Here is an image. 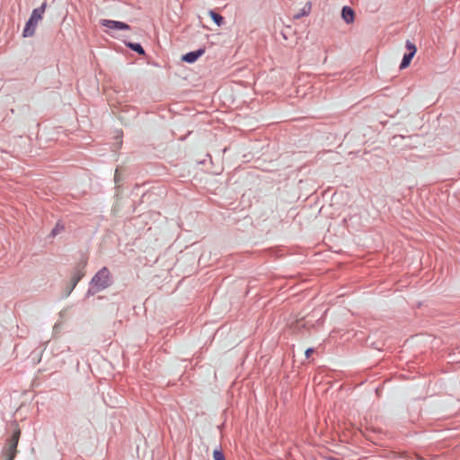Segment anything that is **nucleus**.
<instances>
[{"instance_id":"f257e3e1","label":"nucleus","mask_w":460,"mask_h":460,"mask_svg":"<svg viewBox=\"0 0 460 460\" xmlns=\"http://www.w3.org/2000/svg\"><path fill=\"white\" fill-rule=\"evenodd\" d=\"M22 431L18 428V425H14V429L13 431L12 437L8 438L3 448V456L4 460H13L17 454V444L19 438H21Z\"/></svg>"},{"instance_id":"f03ea898","label":"nucleus","mask_w":460,"mask_h":460,"mask_svg":"<svg viewBox=\"0 0 460 460\" xmlns=\"http://www.w3.org/2000/svg\"><path fill=\"white\" fill-rule=\"evenodd\" d=\"M93 283L98 290H102L108 288L111 284V274L108 268H102L99 270L93 279Z\"/></svg>"},{"instance_id":"7ed1b4c3","label":"nucleus","mask_w":460,"mask_h":460,"mask_svg":"<svg viewBox=\"0 0 460 460\" xmlns=\"http://www.w3.org/2000/svg\"><path fill=\"white\" fill-rule=\"evenodd\" d=\"M405 46H406V49L409 50V52L404 55L403 59L401 64V66H399V67H401L402 70H403L409 66L410 62L413 59V58L417 52L416 46L413 43H411V41L407 40Z\"/></svg>"},{"instance_id":"20e7f679","label":"nucleus","mask_w":460,"mask_h":460,"mask_svg":"<svg viewBox=\"0 0 460 460\" xmlns=\"http://www.w3.org/2000/svg\"><path fill=\"white\" fill-rule=\"evenodd\" d=\"M101 26H104L105 28H109L111 30H129L130 27L124 22L102 19L100 21Z\"/></svg>"},{"instance_id":"39448f33","label":"nucleus","mask_w":460,"mask_h":460,"mask_svg":"<svg viewBox=\"0 0 460 460\" xmlns=\"http://www.w3.org/2000/svg\"><path fill=\"white\" fill-rule=\"evenodd\" d=\"M85 265H86V261H83L81 262V264L79 265V267H77V269H75V270L73 274V277H72V282H73L72 288H73L75 287L76 283H78L84 277V269L85 268Z\"/></svg>"},{"instance_id":"423d86ee","label":"nucleus","mask_w":460,"mask_h":460,"mask_svg":"<svg viewBox=\"0 0 460 460\" xmlns=\"http://www.w3.org/2000/svg\"><path fill=\"white\" fill-rule=\"evenodd\" d=\"M85 265H86V261H83L81 262V264L79 265V267H77V269H75V270L73 274V277H72V282H73L72 288H73L75 287L76 283H78L84 277V269L85 268Z\"/></svg>"},{"instance_id":"0eeeda50","label":"nucleus","mask_w":460,"mask_h":460,"mask_svg":"<svg viewBox=\"0 0 460 460\" xmlns=\"http://www.w3.org/2000/svg\"><path fill=\"white\" fill-rule=\"evenodd\" d=\"M38 23L34 21L29 19L25 24L22 35L24 38H30L35 34V30L37 28Z\"/></svg>"},{"instance_id":"6e6552de","label":"nucleus","mask_w":460,"mask_h":460,"mask_svg":"<svg viewBox=\"0 0 460 460\" xmlns=\"http://www.w3.org/2000/svg\"><path fill=\"white\" fill-rule=\"evenodd\" d=\"M204 54V49H199L195 51L189 52L182 56V60L188 63H193L199 58L200 56Z\"/></svg>"},{"instance_id":"1a4fd4ad","label":"nucleus","mask_w":460,"mask_h":460,"mask_svg":"<svg viewBox=\"0 0 460 460\" xmlns=\"http://www.w3.org/2000/svg\"><path fill=\"white\" fill-rule=\"evenodd\" d=\"M45 9H46V4H41V6L40 8H36L33 10V12H32V13H31L29 19H31L38 23L41 20L42 15L44 14Z\"/></svg>"},{"instance_id":"9d476101","label":"nucleus","mask_w":460,"mask_h":460,"mask_svg":"<svg viewBox=\"0 0 460 460\" xmlns=\"http://www.w3.org/2000/svg\"><path fill=\"white\" fill-rule=\"evenodd\" d=\"M354 11L349 6H344L342 9V17L347 23L354 22Z\"/></svg>"},{"instance_id":"9b49d317","label":"nucleus","mask_w":460,"mask_h":460,"mask_svg":"<svg viewBox=\"0 0 460 460\" xmlns=\"http://www.w3.org/2000/svg\"><path fill=\"white\" fill-rule=\"evenodd\" d=\"M208 15L211 16V18L213 19L215 23L217 24L218 26H221L224 23V17L217 14L214 11L208 12Z\"/></svg>"},{"instance_id":"f8f14e48","label":"nucleus","mask_w":460,"mask_h":460,"mask_svg":"<svg viewBox=\"0 0 460 460\" xmlns=\"http://www.w3.org/2000/svg\"><path fill=\"white\" fill-rule=\"evenodd\" d=\"M128 47L141 55H143L145 53L144 49L141 47L140 44L129 43Z\"/></svg>"},{"instance_id":"ddd939ff","label":"nucleus","mask_w":460,"mask_h":460,"mask_svg":"<svg viewBox=\"0 0 460 460\" xmlns=\"http://www.w3.org/2000/svg\"><path fill=\"white\" fill-rule=\"evenodd\" d=\"M214 460H226L224 454L221 450L216 449L213 453Z\"/></svg>"},{"instance_id":"4468645a","label":"nucleus","mask_w":460,"mask_h":460,"mask_svg":"<svg viewBox=\"0 0 460 460\" xmlns=\"http://www.w3.org/2000/svg\"><path fill=\"white\" fill-rule=\"evenodd\" d=\"M313 352H314V349H311V348H310V349H306V351H305V356H306L307 358H309V357L313 354Z\"/></svg>"},{"instance_id":"2eb2a0df","label":"nucleus","mask_w":460,"mask_h":460,"mask_svg":"<svg viewBox=\"0 0 460 460\" xmlns=\"http://www.w3.org/2000/svg\"><path fill=\"white\" fill-rule=\"evenodd\" d=\"M337 460V459H336Z\"/></svg>"}]
</instances>
